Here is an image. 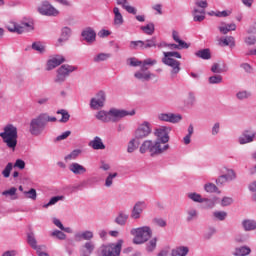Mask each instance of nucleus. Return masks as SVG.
<instances>
[{
	"label": "nucleus",
	"mask_w": 256,
	"mask_h": 256,
	"mask_svg": "<svg viewBox=\"0 0 256 256\" xmlns=\"http://www.w3.org/2000/svg\"><path fill=\"white\" fill-rule=\"evenodd\" d=\"M206 209H213L215 207L216 203H219V197L214 196L212 198H204L203 201Z\"/></svg>",
	"instance_id": "nucleus-36"
},
{
	"label": "nucleus",
	"mask_w": 256,
	"mask_h": 256,
	"mask_svg": "<svg viewBox=\"0 0 256 256\" xmlns=\"http://www.w3.org/2000/svg\"><path fill=\"white\" fill-rule=\"evenodd\" d=\"M107 101V93H105V91L100 90L98 91L94 97H92L90 99V109H92V111H99L101 109H103V107H105V103Z\"/></svg>",
	"instance_id": "nucleus-11"
},
{
	"label": "nucleus",
	"mask_w": 256,
	"mask_h": 256,
	"mask_svg": "<svg viewBox=\"0 0 256 256\" xmlns=\"http://www.w3.org/2000/svg\"><path fill=\"white\" fill-rule=\"evenodd\" d=\"M253 141H256L255 131L251 129L244 130L241 136L238 138V143L240 145H247V143H253Z\"/></svg>",
	"instance_id": "nucleus-19"
},
{
	"label": "nucleus",
	"mask_w": 256,
	"mask_h": 256,
	"mask_svg": "<svg viewBox=\"0 0 256 256\" xmlns=\"http://www.w3.org/2000/svg\"><path fill=\"white\" fill-rule=\"evenodd\" d=\"M113 13H114V25L116 27H121V25L125 23V20L123 19V14H121V11L119 10L118 7H114Z\"/></svg>",
	"instance_id": "nucleus-27"
},
{
	"label": "nucleus",
	"mask_w": 256,
	"mask_h": 256,
	"mask_svg": "<svg viewBox=\"0 0 256 256\" xmlns=\"http://www.w3.org/2000/svg\"><path fill=\"white\" fill-rule=\"evenodd\" d=\"M186 221L191 223V221H195L199 217V212L195 208H190L186 211Z\"/></svg>",
	"instance_id": "nucleus-35"
},
{
	"label": "nucleus",
	"mask_w": 256,
	"mask_h": 256,
	"mask_svg": "<svg viewBox=\"0 0 256 256\" xmlns=\"http://www.w3.org/2000/svg\"><path fill=\"white\" fill-rule=\"evenodd\" d=\"M139 147V142H137V138H133L128 142L127 153H134L137 151Z\"/></svg>",
	"instance_id": "nucleus-40"
},
{
	"label": "nucleus",
	"mask_w": 256,
	"mask_h": 256,
	"mask_svg": "<svg viewBox=\"0 0 256 256\" xmlns=\"http://www.w3.org/2000/svg\"><path fill=\"white\" fill-rule=\"evenodd\" d=\"M213 217L216 221H225L227 219V212L216 210L213 212Z\"/></svg>",
	"instance_id": "nucleus-48"
},
{
	"label": "nucleus",
	"mask_w": 256,
	"mask_h": 256,
	"mask_svg": "<svg viewBox=\"0 0 256 256\" xmlns=\"http://www.w3.org/2000/svg\"><path fill=\"white\" fill-rule=\"evenodd\" d=\"M24 195L27 197V199H31L32 201L37 200V190L34 188H31L29 191H24Z\"/></svg>",
	"instance_id": "nucleus-53"
},
{
	"label": "nucleus",
	"mask_w": 256,
	"mask_h": 256,
	"mask_svg": "<svg viewBox=\"0 0 256 256\" xmlns=\"http://www.w3.org/2000/svg\"><path fill=\"white\" fill-rule=\"evenodd\" d=\"M81 35H82L83 40L89 44L95 43V41L97 39V33L91 27H87L86 29H84L82 31Z\"/></svg>",
	"instance_id": "nucleus-21"
},
{
	"label": "nucleus",
	"mask_w": 256,
	"mask_h": 256,
	"mask_svg": "<svg viewBox=\"0 0 256 256\" xmlns=\"http://www.w3.org/2000/svg\"><path fill=\"white\" fill-rule=\"evenodd\" d=\"M140 29L145 35H153V33H155V24L149 23L146 26H141Z\"/></svg>",
	"instance_id": "nucleus-44"
},
{
	"label": "nucleus",
	"mask_w": 256,
	"mask_h": 256,
	"mask_svg": "<svg viewBox=\"0 0 256 256\" xmlns=\"http://www.w3.org/2000/svg\"><path fill=\"white\" fill-rule=\"evenodd\" d=\"M68 169L73 175H85L87 168L81 165L79 162H72L69 164Z\"/></svg>",
	"instance_id": "nucleus-22"
},
{
	"label": "nucleus",
	"mask_w": 256,
	"mask_h": 256,
	"mask_svg": "<svg viewBox=\"0 0 256 256\" xmlns=\"http://www.w3.org/2000/svg\"><path fill=\"white\" fill-rule=\"evenodd\" d=\"M151 123L144 121L138 125L134 132L135 139H146L152 133Z\"/></svg>",
	"instance_id": "nucleus-13"
},
{
	"label": "nucleus",
	"mask_w": 256,
	"mask_h": 256,
	"mask_svg": "<svg viewBox=\"0 0 256 256\" xmlns=\"http://www.w3.org/2000/svg\"><path fill=\"white\" fill-rule=\"evenodd\" d=\"M195 103H197V98L195 97V93L189 92L188 97L186 99V105L188 107H193V105H195Z\"/></svg>",
	"instance_id": "nucleus-52"
},
{
	"label": "nucleus",
	"mask_w": 256,
	"mask_h": 256,
	"mask_svg": "<svg viewBox=\"0 0 256 256\" xmlns=\"http://www.w3.org/2000/svg\"><path fill=\"white\" fill-rule=\"evenodd\" d=\"M129 65L131 67H143V61H140L137 58H130L129 59Z\"/></svg>",
	"instance_id": "nucleus-60"
},
{
	"label": "nucleus",
	"mask_w": 256,
	"mask_h": 256,
	"mask_svg": "<svg viewBox=\"0 0 256 256\" xmlns=\"http://www.w3.org/2000/svg\"><path fill=\"white\" fill-rule=\"evenodd\" d=\"M82 237H83V241H91V239H93L94 237L93 231L91 230L82 231Z\"/></svg>",
	"instance_id": "nucleus-58"
},
{
	"label": "nucleus",
	"mask_w": 256,
	"mask_h": 256,
	"mask_svg": "<svg viewBox=\"0 0 256 256\" xmlns=\"http://www.w3.org/2000/svg\"><path fill=\"white\" fill-rule=\"evenodd\" d=\"M222 175L216 179V185H225V183H231L237 179V172L231 168L224 167L222 169Z\"/></svg>",
	"instance_id": "nucleus-12"
},
{
	"label": "nucleus",
	"mask_w": 256,
	"mask_h": 256,
	"mask_svg": "<svg viewBox=\"0 0 256 256\" xmlns=\"http://www.w3.org/2000/svg\"><path fill=\"white\" fill-rule=\"evenodd\" d=\"M172 39H173V41H175V43L179 44V47L184 46V47L189 48V44H187V42H185L181 39L179 32H177L176 30L172 31Z\"/></svg>",
	"instance_id": "nucleus-37"
},
{
	"label": "nucleus",
	"mask_w": 256,
	"mask_h": 256,
	"mask_svg": "<svg viewBox=\"0 0 256 256\" xmlns=\"http://www.w3.org/2000/svg\"><path fill=\"white\" fill-rule=\"evenodd\" d=\"M249 97H251V92L247 90H240L236 93V98L239 101H245V99H249Z\"/></svg>",
	"instance_id": "nucleus-45"
},
{
	"label": "nucleus",
	"mask_w": 256,
	"mask_h": 256,
	"mask_svg": "<svg viewBox=\"0 0 256 256\" xmlns=\"http://www.w3.org/2000/svg\"><path fill=\"white\" fill-rule=\"evenodd\" d=\"M251 254V248L249 246L237 247L233 252L234 256H247Z\"/></svg>",
	"instance_id": "nucleus-34"
},
{
	"label": "nucleus",
	"mask_w": 256,
	"mask_h": 256,
	"mask_svg": "<svg viewBox=\"0 0 256 256\" xmlns=\"http://www.w3.org/2000/svg\"><path fill=\"white\" fill-rule=\"evenodd\" d=\"M153 47H157V37H152L151 39H147L145 41H130L129 44V49L132 51H145V49H153Z\"/></svg>",
	"instance_id": "nucleus-10"
},
{
	"label": "nucleus",
	"mask_w": 256,
	"mask_h": 256,
	"mask_svg": "<svg viewBox=\"0 0 256 256\" xmlns=\"http://www.w3.org/2000/svg\"><path fill=\"white\" fill-rule=\"evenodd\" d=\"M81 155V149H75L64 157V161H75Z\"/></svg>",
	"instance_id": "nucleus-42"
},
{
	"label": "nucleus",
	"mask_w": 256,
	"mask_h": 256,
	"mask_svg": "<svg viewBox=\"0 0 256 256\" xmlns=\"http://www.w3.org/2000/svg\"><path fill=\"white\" fill-rule=\"evenodd\" d=\"M159 121H164L165 123H180V121L183 119V116L181 114H175V113H160L158 114Z\"/></svg>",
	"instance_id": "nucleus-16"
},
{
	"label": "nucleus",
	"mask_w": 256,
	"mask_h": 256,
	"mask_svg": "<svg viewBox=\"0 0 256 256\" xmlns=\"http://www.w3.org/2000/svg\"><path fill=\"white\" fill-rule=\"evenodd\" d=\"M51 237L59 239V241H65L67 239V234L60 230H54L51 232Z\"/></svg>",
	"instance_id": "nucleus-47"
},
{
	"label": "nucleus",
	"mask_w": 256,
	"mask_h": 256,
	"mask_svg": "<svg viewBox=\"0 0 256 256\" xmlns=\"http://www.w3.org/2000/svg\"><path fill=\"white\" fill-rule=\"evenodd\" d=\"M65 199V196H54L52 197L48 203L44 204L42 207L44 209H49V207H52V205H57L59 201H63Z\"/></svg>",
	"instance_id": "nucleus-39"
},
{
	"label": "nucleus",
	"mask_w": 256,
	"mask_h": 256,
	"mask_svg": "<svg viewBox=\"0 0 256 256\" xmlns=\"http://www.w3.org/2000/svg\"><path fill=\"white\" fill-rule=\"evenodd\" d=\"M219 133H221V124L219 122H216L212 126L211 135H213V137H215V136L219 135Z\"/></svg>",
	"instance_id": "nucleus-57"
},
{
	"label": "nucleus",
	"mask_w": 256,
	"mask_h": 256,
	"mask_svg": "<svg viewBox=\"0 0 256 256\" xmlns=\"http://www.w3.org/2000/svg\"><path fill=\"white\" fill-rule=\"evenodd\" d=\"M153 65H157V60L148 58L143 61V65L141 66L140 70L136 71L134 73L135 79H138V81H151V78L153 77V73L149 71V67Z\"/></svg>",
	"instance_id": "nucleus-8"
},
{
	"label": "nucleus",
	"mask_w": 256,
	"mask_h": 256,
	"mask_svg": "<svg viewBox=\"0 0 256 256\" xmlns=\"http://www.w3.org/2000/svg\"><path fill=\"white\" fill-rule=\"evenodd\" d=\"M218 29L220 33H222V35H227L229 31H235V29H237V25H235V23H231V24L222 23L221 26L218 27Z\"/></svg>",
	"instance_id": "nucleus-31"
},
{
	"label": "nucleus",
	"mask_w": 256,
	"mask_h": 256,
	"mask_svg": "<svg viewBox=\"0 0 256 256\" xmlns=\"http://www.w3.org/2000/svg\"><path fill=\"white\" fill-rule=\"evenodd\" d=\"M162 63L171 67V75L172 77H176L177 74L181 71V62L176 59H181V53L179 52H163ZM174 57V58H173Z\"/></svg>",
	"instance_id": "nucleus-5"
},
{
	"label": "nucleus",
	"mask_w": 256,
	"mask_h": 256,
	"mask_svg": "<svg viewBox=\"0 0 256 256\" xmlns=\"http://www.w3.org/2000/svg\"><path fill=\"white\" fill-rule=\"evenodd\" d=\"M169 133H171V127L161 126L155 130V135L157 137L156 143L160 145H169Z\"/></svg>",
	"instance_id": "nucleus-14"
},
{
	"label": "nucleus",
	"mask_w": 256,
	"mask_h": 256,
	"mask_svg": "<svg viewBox=\"0 0 256 256\" xmlns=\"http://www.w3.org/2000/svg\"><path fill=\"white\" fill-rule=\"evenodd\" d=\"M89 147H92V149L99 151L105 149V144H103V140L101 139V137L96 136L93 140L89 142Z\"/></svg>",
	"instance_id": "nucleus-23"
},
{
	"label": "nucleus",
	"mask_w": 256,
	"mask_h": 256,
	"mask_svg": "<svg viewBox=\"0 0 256 256\" xmlns=\"http://www.w3.org/2000/svg\"><path fill=\"white\" fill-rule=\"evenodd\" d=\"M218 41L221 47H230L231 49L235 47V38L233 36L222 37Z\"/></svg>",
	"instance_id": "nucleus-24"
},
{
	"label": "nucleus",
	"mask_w": 256,
	"mask_h": 256,
	"mask_svg": "<svg viewBox=\"0 0 256 256\" xmlns=\"http://www.w3.org/2000/svg\"><path fill=\"white\" fill-rule=\"evenodd\" d=\"M221 207H229V205H233V199L231 197H223L220 202Z\"/></svg>",
	"instance_id": "nucleus-59"
},
{
	"label": "nucleus",
	"mask_w": 256,
	"mask_h": 256,
	"mask_svg": "<svg viewBox=\"0 0 256 256\" xmlns=\"http://www.w3.org/2000/svg\"><path fill=\"white\" fill-rule=\"evenodd\" d=\"M6 29H8L10 33H18V35H21V33H23V27H21V25L15 21L9 22L6 25Z\"/></svg>",
	"instance_id": "nucleus-26"
},
{
	"label": "nucleus",
	"mask_w": 256,
	"mask_h": 256,
	"mask_svg": "<svg viewBox=\"0 0 256 256\" xmlns=\"http://www.w3.org/2000/svg\"><path fill=\"white\" fill-rule=\"evenodd\" d=\"M65 63V56L63 55H54L46 63V71H53V69L63 65Z\"/></svg>",
	"instance_id": "nucleus-17"
},
{
	"label": "nucleus",
	"mask_w": 256,
	"mask_h": 256,
	"mask_svg": "<svg viewBox=\"0 0 256 256\" xmlns=\"http://www.w3.org/2000/svg\"><path fill=\"white\" fill-rule=\"evenodd\" d=\"M195 56L199 57V59H203L204 61H209L211 59V50L209 48H205L195 52Z\"/></svg>",
	"instance_id": "nucleus-33"
},
{
	"label": "nucleus",
	"mask_w": 256,
	"mask_h": 256,
	"mask_svg": "<svg viewBox=\"0 0 256 256\" xmlns=\"http://www.w3.org/2000/svg\"><path fill=\"white\" fill-rule=\"evenodd\" d=\"M123 243L125 241L123 239H118L117 242L103 244L100 246L98 250L99 256H121V251L123 249Z\"/></svg>",
	"instance_id": "nucleus-7"
},
{
	"label": "nucleus",
	"mask_w": 256,
	"mask_h": 256,
	"mask_svg": "<svg viewBox=\"0 0 256 256\" xmlns=\"http://www.w3.org/2000/svg\"><path fill=\"white\" fill-rule=\"evenodd\" d=\"M32 49L38 53H45V45L41 42H34L32 44Z\"/></svg>",
	"instance_id": "nucleus-54"
},
{
	"label": "nucleus",
	"mask_w": 256,
	"mask_h": 256,
	"mask_svg": "<svg viewBox=\"0 0 256 256\" xmlns=\"http://www.w3.org/2000/svg\"><path fill=\"white\" fill-rule=\"evenodd\" d=\"M195 22L201 23V21H205V14H192Z\"/></svg>",
	"instance_id": "nucleus-63"
},
{
	"label": "nucleus",
	"mask_w": 256,
	"mask_h": 256,
	"mask_svg": "<svg viewBox=\"0 0 256 256\" xmlns=\"http://www.w3.org/2000/svg\"><path fill=\"white\" fill-rule=\"evenodd\" d=\"M211 71H212V73H218L219 74V73H223V71H225V70H223V68H221V64L214 63L211 67Z\"/></svg>",
	"instance_id": "nucleus-61"
},
{
	"label": "nucleus",
	"mask_w": 256,
	"mask_h": 256,
	"mask_svg": "<svg viewBox=\"0 0 256 256\" xmlns=\"http://www.w3.org/2000/svg\"><path fill=\"white\" fill-rule=\"evenodd\" d=\"M189 253V247L178 246L172 249L170 256H187Z\"/></svg>",
	"instance_id": "nucleus-28"
},
{
	"label": "nucleus",
	"mask_w": 256,
	"mask_h": 256,
	"mask_svg": "<svg viewBox=\"0 0 256 256\" xmlns=\"http://www.w3.org/2000/svg\"><path fill=\"white\" fill-rule=\"evenodd\" d=\"M133 115H135V110L110 108L109 110H99L96 112L95 118L101 123H119L124 117H133Z\"/></svg>",
	"instance_id": "nucleus-1"
},
{
	"label": "nucleus",
	"mask_w": 256,
	"mask_h": 256,
	"mask_svg": "<svg viewBox=\"0 0 256 256\" xmlns=\"http://www.w3.org/2000/svg\"><path fill=\"white\" fill-rule=\"evenodd\" d=\"M208 83L210 85H219V83H223V76L221 75H213L208 78Z\"/></svg>",
	"instance_id": "nucleus-49"
},
{
	"label": "nucleus",
	"mask_w": 256,
	"mask_h": 256,
	"mask_svg": "<svg viewBox=\"0 0 256 256\" xmlns=\"http://www.w3.org/2000/svg\"><path fill=\"white\" fill-rule=\"evenodd\" d=\"M242 229L245 231H255L256 230V221L253 219H244L242 220Z\"/></svg>",
	"instance_id": "nucleus-29"
},
{
	"label": "nucleus",
	"mask_w": 256,
	"mask_h": 256,
	"mask_svg": "<svg viewBox=\"0 0 256 256\" xmlns=\"http://www.w3.org/2000/svg\"><path fill=\"white\" fill-rule=\"evenodd\" d=\"M57 115H62L61 119L59 120L60 123H67L69 119H71V115L69 112L65 109L57 110Z\"/></svg>",
	"instance_id": "nucleus-41"
},
{
	"label": "nucleus",
	"mask_w": 256,
	"mask_h": 256,
	"mask_svg": "<svg viewBox=\"0 0 256 256\" xmlns=\"http://www.w3.org/2000/svg\"><path fill=\"white\" fill-rule=\"evenodd\" d=\"M95 251V242L93 241H86L82 244L79 248V255L80 256H91Z\"/></svg>",
	"instance_id": "nucleus-20"
},
{
	"label": "nucleus",
	"mask_w": 256,
	"mask_h": 256,
	"mask_svg": "<svg viewBox=\"0 0 256 256\" xmlns=\"http://www.w3.org/2000/svg\"><path fill=\"white\" fill-rule=\"evenodd\" d=\"M0 137L5 143L6 147L8 149H12V151H15V148L17 147V139H18V130L17 126L13 124H6L3 127V131L0 132Z\"/></svg>",
	"instance_id": "nucleus-3"
},
{
	"label": "nucleus",
	"mask_w": 256,
	"mask_h": 256,
	"mask_svg": "<svg viewBox=\"0 0 256 256\" xmlns=\"http://www.w3.org/2000/svg\"><path fill=\"white\" fill-rule=\"evenodd\" d=\"M11 171H13V163L9 162L2 171L3 177H5L6 179L9 178L11 175Z\"/></svg>",
	"instance_id": "nucleus-55"
},
{
	"label": "nucleus",
	"mask_w": 256,
	"mask_h": 256,
	"mask_svg": "<svg viewBox=\"0 0 256 256\" xmlns=\"http://www.w3.org/2000/svg\"><path fill=\"white\" fill-rule=\"evenodd\" d=\"M130 235L134 237L132 242L134 245H143L149 241V238L153 236V230L149 226H142L138 228H132Z\"/></svg>",
	"instance_id": "nucleus-6"
},
{
	"label": "nucleus",
	"mask_w": 256,
	"mask_h": 256,
	"mask_svg": "<svg viewBox=\"0 0 256 256\" xmlns=\"http://www.w3.org/2000/svg\"><path fill=\"white\" fill-rule=\"evenodd\" d=\"M17 255H19V251L17 250H7L2 254V256H17Z\"/></svg>",
	"instance_id": "nucleus-64"
},
{
	"label": "nucleus",
	"mask_w": 256,
	"mask_h": 256,
	"mask_svg": "<svg viewBox=\"0 0 256 256\" xmlns=\"http://www.w3.org/2000/svg\"><path fill=\"white\" fill-rule=\"evenodd\" d=\"M71 37V29L69 27L62 28L61 37L58 39V45H62Z\"/></svg>",
	"instance_id": "nucleus-32"
},
{
	"label": "nucleus",
	"mask_w": 256,
	"mask_h": 256,
	"mask_svg": "<svg viewBox=\"0 0 256 256\" xmlns=\"http://www.w3.org/2000/svg\"><path fill=\"white\" fill-rule=\"evenodd\" d=\"M2 195L4 197H10V199L12 201H15V200L19 199V197L17 196V188H15V187H12L9 190L3 191Z\"/></svg>",
	"instance_id": "nucleus-38"
},
{
	"label": "nucleus",
	"mask_w": 256,
	"mask_h": 256,
	"mask_svg": "<svg viewBox=\"0 0 256 256\" xmlns=\"http://www.w3.org/2000/svg\"><path fill=\"white\" fill-rule=\"evenodd\" d=\"M129 220V215L125 211H120L115 218V223L117 225H120V227H124V225L127 224V221Z\"/></svg>",
	"instance_id": "nucleus-25"
},
{
	"label": "nucleus",
	"mask_w": 256,
	"mask_h": 256,
	"mask_svg": "<svg viewBox=\"0 0 256 256\" xmlns=\"http://www.w3.org/2000/svg\"><path fill=\"white\" fill-rule=\"evenodd\" d=\"M196 6L200 7V9H203V10L207 9V7H208L207 0L196 1Z\"/></svg>",
	"instance_id": "nucleus-62"
},
{
	"label": "nucleus",
	"mask_w": 256,
	"mask_h": 256,
	"mask_svg": "<svg viewBox=\"0 0 256 256\" xmlns=\"http://www.w3.org/2000/svg\"><path fill=\"white\" fill-rule=\"evenodd\" d=\"M38 13H40V15H46L47 17H57L59 10L55 9L49 2H43L38 7Z\"/></svg>",
	"instance_id": "nucleus-15"
},
{
	"label": "nucleus",
	"mask_w": 256,
	"mask_h": 256,
	"mask_svg": "<svg viewBox=\"0 0 256 256\" xmlns=\"http://www.w3.org/2000/svg\"><path fill=\"white\" fill-rule=\"evenodd\" d=\"M204 191H206V193H221L217 185L211 182H208L204 185Z\"/></svg>",
	"instance_id": "nucleus-43"
},
{
	"label": "nucleus",
	"mask_w": 256,
	"mask_h": 256,
	"mask_svg": "<svg viewBox=\"0 0 256 256\" xmlns=\"http://www.w3.org/2000/svg\"><path fill=\"white\" fill-rule=\"evenodd\" d=\"M107 59H111V54L109 53H99L94 57L95 63H101V61H107Z\"/></svg>",
	"instance_id": "nucleus-50"
},
{
	"label": "nucleus",
	"mask_w": 256,
	"mask_h": 256,
	"mask_svg": "<svg viewBox=\"0 0 256 256\" xmlns=\"http://www.w3.org/2000/svg\"><path fill=\"white\" fill-rule=\"evenodd\" d=\"M27 242L28 245H30V247H32V249H34L35 251H39V249H43V247H45L37 245V239H35V234L33 233H29L27 235Z\"/></svg>",
	"instance_id": "nucleus-30"
},
{
	"label": "nucleus",
	"mask_w": 256,
	"mask_h": 256,
	"mask_svg": "<svg viewBox=\"0 0 256 256\" xmlns=\"http://www.w3.org/2000/svg\"><path fill=\"white\" fill-rule=\"evenodd\" d=\"M188 198H190L191 201H194V203H203L205 201L201 194L196 192L188 193Z\"/></svg>",
	"instance_id": "nucleus-46"
},
{
	"label": "nucleus",
	"mask_w": 256,
	"mask_h": 256,
	"mask_svg": "<svg viewBox=\"0 0 256 256\" xmlns=\"http://www.w3.org/2000/svg\"><path fill=\"white\" fill-rule=\"evenodd\" d=\"M115 177H117V173H110L106 180H105V187H112L113 186V179H115Z\"/></svg>",
	"instance_id": "nucleus-56"
},
{
	"label": "nucleus",
	"mask_w": 256,
	"mask_h": 256,
	"mask_svg": "<svg viewBox=\"0 0 256 256\" xmlns=\"http://www.w3.org/2000/svg\"><path fill=\"white\" fill-rule=\"evenodd\" d=\"M77 71V66L69 65V64H63L56 70V76L54 78V83H57L58 85H63L65 81H67V78L71 73Z\"/></svg>",
	"instance_id": "nucleus-9"
},
{
	"label": "nucleus",
	"mask_w": 256,
	"mask_h": 256,
	"mask_svg": "<svg viewBox=\"0 0 256 256\" xmlns=\"http://www.w3.org/2000/svg\"><path fill=\"white\" fill-rule=\"evenodd\" d=\"M55 122H57V117L50 116L47 112L40 113L38 116L30 121L29 133H31L34 137H39V135H42L45 131L47 123Z\"/></svg>",
	"instance_id": "nucleus-2"
},
{
	"label": "nucleus",
	"mask_w": 256,
	"mask_h": 256,
	"mask_svg": "<svg viewBox=\"0 0 256 256\" xmlns=\"http://www.w3.org/2000/svg\"><path fill=\"white\" fill-rule=\"evenodd\" d=\"M145 209H147V203H145L144 201L136 202L130 214L131 219H141V215L143 211H145Z\"/></svg>",
	"instance_id": "nucleus-18"
},
{
	"label": "nucleus",
	"mask_w": 256,
	"mask_h": 256,
	"mask_svg": "<svg viewBox=\"0 0 256 256\" xmlns=\"http://www.w3.org/2000/svg\"><path fill=\"white\" fill-rule=\"evenodd\" d=\"M142 155L145 153H150L151 157H156V155H163L165 151H169V145H161L160 142L153 140H145L139 148Z\"/></svg>",
	"instance_id": "nucleus-4"
},
{
	"label": "nucleus",
	"mask_w": 256,
	"mask_h": 256,
	"mask_svg": "<svg viewBox=\"0 0 256 256\" xmlns=\"http://www.w3.org/2000/svg\"><path fill=\"white\" fill-rule=\"evenodd\" d=\"M154 249H157V237L152 238L146 245V251L152 253Z\"/></svg>",
	"instance_id": "nucleus-51"
}]
</instances>
